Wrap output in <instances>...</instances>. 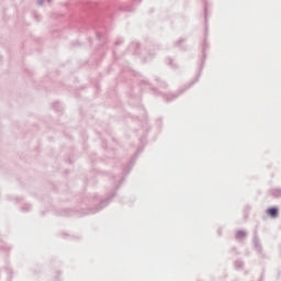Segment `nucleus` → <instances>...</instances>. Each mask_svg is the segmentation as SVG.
I'll use <instances>...</instances> for the list:
<instances>
[{
  "mask_svg": "<svg viewBox=\"0 0 281 281\" xmlns=\"http://www.w3.org/2000/svg\"><path fill=\"white\" fill-rule=\"evenodd\" d=\"M267 214H268V216L276 218V216H278V209H276V207L268 209Z\"/></svg>",
  "mask_w": 281,
  "mask_h": 281,
  "instance_id": "1",
  "label": "nucleus"
},
{
  "mask_svg": "<svg viewBox=\"0 0 281 281\" xmlns=\"http://www.w3.org/2000/svg\"><path fill=\"white\" fill-rule=\"evenodd\" d=\"M238 236H239V237H240V236H245V233L239 232V233H238Z\"/></svg>",
  "mask_w": 281,
  "mask_h": 281,
  "instance_id": "2",
  "label": "nucleus"
}]
</instances>
